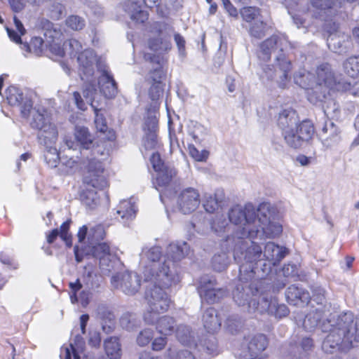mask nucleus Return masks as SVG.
Returning <instances> with one entry per match:
<instances>
[{
    "label": "nucleus",
    "mask_w": 359,
    "mask_h": 359,
    "mask_svg": "<svg viewBox=\"0 0 359 359\" xmlns=\"http://www.w3.org/2000/svg\"><path fill=\"white\" fill-rule=\"evenodd\" d=\"M176 203L182 213L189 215L194 212L201 204L199 191L194 187L182 189L177 194Z\"/></svg>",
    "instance_id": "nucleus-12"
},
{
    "label": "nucleus",
    "mask_w": 359,
    "mask_h": 359,
    "mask_svg": "<svg viewBox=\"0 0 359 359\" xmlns=\"http://www.w3.org/2000/svg\"><path fill=\"white\" fill-rule=\"evenodd\" d=\"M262 255L261 246L255 242H252V244L245 251V259L250 263H256L261 259Z\"/></svg>",
    "instance_id": "nucleus-34"
},
{
    "label": "nucleus",
    "mask_w": 359,
    "mask_h": 359,
    "mask_svg": "<svg viewBox=\"0 0 359 359\" xmlns=\"http://www.w3.org/2000/svg\"><path fill=\"white\" fill-rule=\"evenodd\" d=\"M116 212L121 218L126 220L131 219L135 215L133 205L127 201L120 203Z\"/></svg>",
    "instance_id": "nucleus-38"
},
{
    "label": "nucleus",
    "mask_w": 359,
    "mask_h": 359,
    "mask_svg": "<svg viewBox=\"0 0 359 359\" xmlns=\"http://www.w3.org/2000/svg\"><path fill=\"white\" fill-rule=\"evenodd\" d=\"M7 34L10 38V39L18 44L22 43V39L20 34L17 33L15 30L6 27Z\"/></svg>",
    "instance_id": "nucleus-60"
},
{
    "label": "nucleus",
    "mask_w": 359,
    "mask_h": 359,
    "mask_svg": "<svg viewBox=\"0 0 359 359\" xmlns=\"http://www.w3.org/2000/svg\"><path fill=\"white\" fill-rule=\"evenodd\" d=\"M287 301L290 304H297L299 302L308 304L311 300L309 292L295 285H290L285 291Z\"/></svg>",
    "instance_id": "nucleus-21"
},
{
    "label": "nucleus",
    "mask_w": 359,
    "mask_h": 359,
    "mask_svg": "<svg viewBox=\"0 0 359 359\" xmlns=\"http://www.w3.org/2000/svg\"><path fill=\"white\" fill-rule=\"evenodd\" d=\"M287 252L285 248L280 247L273 242H268L264 246L263 256L266 260L273 261L276 263L281 261Z\"/></svg>",
    "instance_id": "nucleus-22"
},
{
    "label": "nucleus",
    "mask_w": 359,
    "mask_h": 359,
    "mask_svg": "<svg viewBox=\"0 0 359 359\" xmlns=\"http://www.w3.org/2000/svg\"><path fill=\"white\" fill-rule=\"evenodd\" d=\"M102 78L104 81L100 86V91L107 98L114 97L118 93V86L113 76L104 70L102 74Z\"/></svg>",
    "instance_id": "nucleus-23"
},
{
    "label": "nucleus",
    "mask_w": 359,
    "mask_h": 359,
    "mask_svg": "<svg viewBox=\"0 0 359 359\" xmlns=\"http://www.w3.org/2000/svg\"><path fill=\"white\" fill-rule=\"evenodd\" d=\"M289 41L283 36L278 34H272L259 44L260 55L259 57L265 61H269L271 57V53L276 50H278V55L276 58L277 66L282 72L280 81L278 82L279 88L284 89L290 80V73L292 65L285 54V48L287 47Z\"/></svg>",
    "instance_id": "nucleus-3"
},
{
    "label": "nucleus",
    "mask_w": 359,
    "mask_h": 359,
    "mask_svg": "<svg viewBox=\"0 0 359 359\" xmlns=\"http://www.w3.org/2000/svg\"><path fill=\"white\" fill-rule=\"evenodd\" d=\"M70 222H71L70 220H67V221L64 222L61 224V226L60 227V230H59L60 237L64 241H65L67 244L69 243V245H71V240H72V236L69 233V228H70Z\"/></svg>",
    "instance_id": "nucleus-47"
},
{
    "label": "nucleus",
    "mask_w": 359,
    "mask_h": 359,
    "mask_svg": "<svg viewBox=\"0 0 359 359\" xmlns=\"http://www.w3.org/2000/svg\"><path fill=\"white\" fill-rule=\"evenodd\" d=\"M215 285L217 284L216 279L201 281V285L198 287V292L200 295L208 303L214 304L218 302L221 299L224 297L227 292L222 288L215 289L208 288V285Z\"/></svg>",
    "instance_id": "nucleus-15"
},
{
    "label": "nucleus",
    "mask_w": 359,
    "mask_h": 359,
    "mask_svg": "<svg viewBox=\"0 0 359 359\" xmlns=\"http://www.w3.org/2000/svg\"><path fill=\"white\" fill-rule=\"evenodd\" d=\"M203 321L204 327L209 332L213 330L218 323L217 316L215 314V310L212 307L208 308L203 314Z\"/></svg>",
    "instance_id": "nucleus-33"
},
{
    "label": "nucleus",
    "mask_w": 359,
    "mask_h": 359,
    "mask_svg": "<svg viewBox=\"0 0 359 359\" xmlns=\"http://www.w3.org/2000/svg\"><path fill=\"white\" fill-rule=\"evenodd\" d=\"M268 346V339L263 334L255 335L248 343V351L252 356L250 359H266L265 356H259V353L264 351Z\"/></svg>",
    "instance_id": "nucleus-20"
},
{
    "label": "nucleus",
    "mask_w": 359,
    "mask_h": 359,
    "mask_svg": "<svg viewBox=\"0 0 359 359\" xmlns=\"http://www.w3.org/2000/svg\"><path fill=\"white\" fill-rule=\"evenodd\" d=\"M300 346L304 351H311L314 347V341L311 337H303L300 341Z\"/></svg>",
    "instance_id": "nucleus-54"
},
{
    "label": "nucleus",
    "mask_w": 359,
    "mask_h": 359,
    "mask_svg": "<svg viewBox=\"0 0 359 359\" xmlns=\"http://www.w3.org/2000/svg\"><path fill=\"white\" fill-rule=\"evenodd\" d=\"M77 161L74 158L63 156L62 158L61 166L59 168L60 174L62 175H67L70 174L72 170L77 165Z\"/></svg>",
    "instance_id": "nucleus-42"
},
{
    "label": "nucleus",
    "mask_w": 359,
    "mask_h": 359,
    "mask_svg": "<svg viewBox=\"0 0 359 359\" xmlns=\"http://www.w3.org/2000/svg\"><path fill=\"white\" fill-rule=\"evenodd\" d=\"M143 59L151 66L144 79L149 86L148 96L156 104L163 95L165 86L167 60L160 55L150 53H144Z\"/></svg>",
    "instance_id": "nucleus-5"
},
{
    "label": "nucleus",
    "mask_w": 359,
    "mask_h": 359,
    "mask_svg": "<svg viewBox=\"0 0 359 359\" xmlns=\"http://www.w3.org/2000/svg\"><path fill=\"white\" fill-rule=\"evenodd\" d=\"M8 3L14 13H18L25 8L23 0H8Z\"/></svg>",
    "instance_id": "nucleus-56"
},
{
    "label": "nucleus",
    "mask_w": 359,
    "mask_h": 359,
    "mask_svg": "<svg viewBox=\"0 0 359 359\" xmlns=\"http://www.w3.org/2000/svg\"><path fill=\"white\" fill-rule=\"evenodd\" d=\"M352 3L355 0H346ZM343 0H309L308 12L313 18H334L339 15Z\"/></svg>",
    "instance_id": "nucleus-10"
},
{
    "label": "nucleus",
    "mask_w": 359,
    "mask_h": 359,
    "mask_svg": "<svg viewBox=\"0 0 359 359\" xmlns=\"http://www.w3.org/2000/svg\"><path fill=\"white\" fill-rule=\"evenodd\" d=\"M118 280H121V287L127 294H135L140 287V280L136 274L124 273L121 277L118 275L112 277L114 282Z\"/></svg>",
    "instance_id": "nucleus-17"
},
{
    "label": "nucleus",
    "mask_w": 359,
    "mask_h": 359,
    "mask_svg": "<svg viewBox=\"0 0 359 359\" xmlns=\"http://www.w3.org/2000/svg\"><path fill=\"white\" fill-rule=\"evenodd\" d=\"M82 287L83 285L79 278H77L75 282H70L69 283V287L71 292H74V293H78Z\"/></svg>",
    "instance_id": "nucleus-62"
},
{
    "label": "nucleus",
    "mask_w": 359,
    "mask_h": 359,
    "mask_svg": "<svg viewBox=\"0 0 359 359\" xmlns=\"http://www.w3.org/2000/svg\"><path fill=\"white\" fill-rule=\"evenodd\" d=\"M131 19L137 22H144L147 19V13L142 9H135L133 11Z\"/></svg>",
    "instance_id": "nucleus-49"
},
{
    "label": "nucleus",
    "mask_w": 359,
    "mask_h": 359,
    "mask_svg": "<svg viewBox=\"0 0 359 359\" xmlns=\"http://www.w3.org/2000/svg\"><path fill=\"white\" fill-rule=\"evenodd\" d=\"M224 9L229 14V15L237 18L238 11L236 8L231 4L230 0H222Z\"/></svg>",
    "instance_id": "nucleus-52"
},
{
    "label": "nucleus",
    "mask_w": 359,
    "mask_h": 359,
    "mask_svg": "<svg viewBox=\"0 0 359 359\" xmlns=\"http://www.w3.org/2000/svg\"><path fill=\"white\" fill-rule=\"evenodd\" d=\"M72 354L73 355V359H80L78 351L72 344H70L69 348H65V349L63 359H72Z\"/></svg>",
    "instance_id": "nucleus-53"
},
{
    "label": "nucleus",
    "mask_w": 359,
    "mask_h": 359,
    "mask_svg": "<svg viewBox=\"0 0 359 359\" xmlns=\"http://www.w3.org/2000/svg\"><path fill=\"white\" fill-rule=\"evenodd\" d=\"M148 46L150 50L158 52H167L171 49V43L168 41H164L161 37L151 38L148 41Z\"/></svg>",
    "instance_id": "nucleus-31"
},
{
    "label": "nucleus",
    "mask_w": 359,
    "mask_h": 359,
    "mask_svg": "<svg viewBox=\"0 0 359 359\" xmlns=\"http://www.w3.org/2000/svg\"><path fill=\"white\" fill-rule=\"evenodd\" d=\"M168 344V339L166 336H160L151 340V350L156 352L163 351Z\"/></svg>",
    "instance_id": "nucleus-46"
},
{
    "label": "nucleus",
    "mask_w": 359,
    "mask_h": 359,
    "mask_svg": "<svg viewBox=\"0 0 359 359\" xmlns=\"http://www.w3.org/2000/svg\"><path fill=\"white\" fill-rule=\"evenodd\" d=\"M317 325V320L311 317L310 315H306L303 320L302 326L305 331L313 332Z\"/></svg>",
    "instance_id": "nucleus-48"
},
{
    "label": "nucleus",
    "mask_w": 359,
    "mask_h": 359,
    "mask_svg": "<svg viewBox=\"0 0 359 359\" xmlns=\"http://www.w3.org/2000/svg\"><path fill=\"white\" fill-rule=\"evenodd\" d=\"M175 327V320L172 317L165 316L159 318L156 322V330L160 334L168 336L171 335L175 332L176 337L178 340L184 341V339L180 334V330L182 328V330L184 331L186 327H177L176 329Z\"/></svg>",
    "instance_id": "nucleus-19"
},
{
    "label": "nucleus",
    "mask_w": 359,
    "mask_h": 359,
    "mask_svg": "<svg viewBox=\"0 0 359 359\" xmlns=\"http://www.w3.org/2000/svg\"><path fill=\"white\" fill-rule=\"evenodd\" d=\"M261 225L264 229H260L264 233L269 235L270 237H276L279 236L283 231V227L279 224H276L269 221L266 215H264V221L261 220Z\"/></svg>",
    "instance_id": "nucleus-29"
},
{
    "label": "nucleus",
    "mask_w": 359,
    "mask_h": 359,
    "mask_svg": "<svg viewBox=\"0 0 359 359\" xmlns=\"http://www.w3.org/2000/svg\"><path fill=\"white\" fill-rule=\"evenodd\" d=\"M295 115L296 111L291 107L283 109L278 117V125L283 129L288 128L292 124Z\"/></svg>",
    "instance_id": "nucleus-27"
},
{
    "label": "nucleus",
    "mask_w": 359,
    "mask_h": 359,
    "mask_svg": "<svg viewBox=\"0 0 359 359\" xmlns=\"http://www.w3.org/2000/svg\"><path fill=\"white\" fill-rule=\"evenodd\" d=\"M159 283H154L152 288L146 292L145 298L148 304V309L144 318L153 324L157 316L165 313L171 305V300L164 289H168Z\"/></svg>",
    "instance_id": "nucleus-8"
},
{
    "label": "nucleus",
    "mask_w": 359,
    "mask_h": 359,
    "mask_svg": "<svg viewBox=\"0 0 359 359\" xmlns=\"http://www.w3.org/2000/svg\"><path fill=\"white\" fill-rule=\"evenodd\" d=\"M105 236L106 232L102 224H97L90 230L89 239H90L91 241H102Z\"/></svg>",
    "instance_id": "nucleus-43"
},
{
    "label": "nucleus",
    "mask_w": 359,
    "mask_h": 359,
    "mask_svg": "<svg viewBox=\"0 0 359 359\" xmlns=\"http://www.w3.org/2000/svg\"><path fill=\"white\" fill-rule=\"evenodd\" d=\"M174 39L180 50L185 49V40L184 37L178 33L174 34Z\"/></svg>",
    "instance_id": "nucleus-61"
},
{
    "label": "nucleus",
    "mask_w": 359,
    "mask_h": 359,
    "mask_svg": "<svg viewBox=\"0 0 359 359\" xmlns=\"http://www.w3.org/2000/svg\"><path fill=\"white\" fill-rule=\"evenodd\" d=\"M154 332L151 329L145 328L140 331L137 337V343L141 347H144L151 344L154 339Z\"/></svg>",
    "instance_id": "nucleus-41"
},
{
    "label": "nucleus",
    "mask_w": 359,
    "mask_h": 359,
    "mask_svg": "<svg viewBox=\"0 0 359 359\" xmlns=\"http://www.w3.org/2000/svg\"><path fill=\"white\" fill-rule=\"evenodd\" d=\"M43 156L46 163L50 168H56L60 163V153L55 147H47Z\"/></svg>",
    "instance_id": "nucleus-30"
},
{
    "label": "nucleus",
    "mask_w": 359,
    "mask_h": 359,
    "mask_svg": "<svg viewBox=\"0 0 359 359\" xmlns=\"http://www.w3.org/2000/svg\"><path fill=\"white\" fill-rule=\"evenodd\" d=\"M242 19L247 22H252L262 16V10L256 6H244L240 10Z\"/></svg>",
    "instance_id": "nucleus-28"
},
{
    "label": "nucleus",
    "mask_w": 359,
    "mask_h": 359,
    "mask_svg": "<svg viewBox=\"0 0 359 359\" xmlns=\"http://www.w3.org/2000/svg\"><path fill=\"white\" fill-rule=\"evenodd\" d=\"M13 22H14V24L15 25L17 30L20 34V35H25L26 33V29L24 27L23 24L15 15L13 17Z\"/></svg>",
    "instance_id": "nucleus-63"
},
{
    "label": "nucleus",
    "mask_w": 359,
    "mask_h": 359,
    "mask_svg": "<svg viewBox=\"0 0 359 359\" xmlns=\"http://www.w3.org/2000/svg\"><path fill=\"white\" fill-rule=\"evenodd\" d=\"M90 106L95 113V124L97 130L104 135L103 139L105 140L114 141L116 138V133L113 129L109 128L107 120L104 114L101 113L104 109L95 105L93 100H91Z\"/></svg>",
    "instance_id": "nucleus-16"
},
{
    "label": "nucleus",
    "mask_w": 359,
    "mask_h": 359,
    "mask_svg": "<svg viewBox=\"0 0 359 359\" xmlns=\"http://www.w3.org/2000/svg\"><path fill=\"white\" fill-rule=\"evenodd\" d=\"M264 73L268 80H273L276 76V69L272 65H266L263 68Z\"/></svg>",
    "instance_id": "nucleus-59"
},
{
    "label": "nucleus",
    "mask_w": 359,
    "mask_h": 359,
    "mask_svg": "<svg viewBox=\"0 0 359 359\" xmlns=\"http://www.w3.org/2000/svg\"><path fill=\"white\" fill-rule=\"evenodd\" d=\"M339 28V25L337 22L332 20H325L324 29L330 35L336 33Z\"/></svg>",
    "instance_id": "nucleus-51"
},
{
    "label": "nucleus",
    "mask_w": 359,
    "mask_h": 359,
    "mask_svg": "<svg viewBox=\"0 0 359 359\" xmlns=\"http://www.w3.org/2000/svg\"><path fill=\"white\" fill-rule=\"evenodd\" d=\"M30 126L32 128L39 131L38 138L42 140L45 144L55 142L57 139V128L51 122L50 116L46 110H43V113L39 110L36 111L33 114Z\"/></svg>",
    "instance_id": "nucleus-9"
},
{
    "label": "nucleus",
    "mask_w": 359,
    "mask_h": 359,
    "mask_svg": "<svg viewBox=\"0 0 359 359\" xmlns=\"http://www.w3.org/2000/svg\"><path fill=\"white\" fill-rule=\"evenodd\" d=\"M20 114L24 118H27L30 114L31 110L32 109V103L30 100H27L22 103Z\"/></svg>",
    "instance_id": "nucleus-55"
},
{
    "label": "nucleus",
    "mask_w": 359,
    "mask_h": 359,
    "mask_svg": "<svg viewBox=\"0 0 359 359\" xmlns=\"http://www.w3.org/2000/svg\"><path fill=\"white\" fill-rule=\"evenodd\" d=\"M143 130L144 132V147L146 150H152L161 147L158 141V133L159 130L158 118L156 112L150 113L149 109L145 119Z\"/></svg>",
    "instance_id": "nucleus-13"
},
{
    "label": "nucleus",
    "mask_w": 359,
    "mask_h": 359,
    "mask_svg": "<svg viewBox=\"0 0 359 359\" xmlns=\"http://www.w3.org/2000/svg\"><path fill=\"white\" fill-rule=\"evenodd\" d=\"M44 41L41 37L34 36L31 39L30 42L24 44L26 50L32 53L37 56L41 55L43 50Z\"/></svg>",
    "instance_id": "nucleus-35"
},
{
    "label": "nucleus",
    "mask_w": 359,
    "mask_h": 359,
    "mask_svg": "<svg viewBox=\"0 0 359 359\" xmlns=\"http://www.w3.org/2000/svg\"><path fill=\"white\" fill-rule=\"evenodd\" d=\"M104 350L109 359H120L121 348L119 339L116 337H110L104 341Z\"/></svg>",
    "instance_id": "nucleus-24"
},
{
    "label": "nucleus",
    "mask_w": 359,
    "mask_h": 359,
    "mask_svg": "<svg viewBox=\"0 0 359 359\" xmlns=\"http://www.w3.org/2000/svg\"><path fill=\"white\" fill-rule=\"evenodd\" d=\"M73 96L77 108L82 111H85L87 109V107L83 100L81 97V94L78 91H74L73 93Z\"/></svg>",
    "instance_id": "nucleus-57"
},
{
    "label": "nucleus",
    "mask_w": 359,
    "mask_h": 359,
    "mask_svg": "<svg viewBox=\"0 0 359 359\" xmlns=\"http://www.w3.org/2000/svg\"><path fill=\"white\" fill-rule=\"evenodd\" d=\"M222 200H219L216 194L210 195L205 198L203 207L206 212L214 213L222 208Z\"/></svg>",
    "instance_id": "nucleus-37"
},
{
    "label": "nucleus",
    "mask_w": 359,
    "mask_h": 359,
    "mask_svg": "<svg viewBox=\"0 0 359 359\" xmlns=\"http://www.w3.org/2000/svg\"><path fill=\"white\" fill-rule=\"evenodd\" d=\"M150 162L156 172L170 168L165 164L158 152H154L152 154L150 158Z\"/></svg>",
    "instance_id": "nucleus-45"
},
{
    "label": "nucleus",
    "mask_w": 359,
    "mask_h": 359,
    "mask_svg": "<svg viewBox=\"0 0 359 359\" xmlns=\"http://www.w3.org/2000/svg\"><path fill=\"white\" fill-rule=\"evenodd\" d=\"M229 221L236 226H238L241 238L257 237L260 229H264L261 225V219L257 218L255 208L252 205H245L244 208L236 205L231 208L229 212Z\"/></svg>",
    "instance_id": "nucleus-7"
},
{
    "label": "nucleus",
    "mask_w": 359,
    "mask_h": 359,
    "mask_svg": "<svg viewBox=\"0 0 359 359\" xmlns=\"http://www.w3.org/2000/svg\"><path fill=\"white\" fill-rule=\"evenodd\" d=\"M316 85L311 89L316 101L323 102L331 92L351 91L352 84L344 79H337L331 65L322 63L316 70Z\"/></svg>",
    "instance_id": "nucleus-4"
},
{
    "label": "nucleus",
    "mask_w": 359,
    "mask_h": 359,
    "mask_svg": "<svg viewBox=\"0 0 359 359\" xmlns=\"http://www.w3.org/2000/svg\"><path fill=\"white\" fill-rule=\"evenodd\" d=\"M60 236L59 235V229H53L50 231L46 233V242L48 245L53 244L57 239V238Z\"/></svg>",
    "instance_id": "nucleus-58"
},
{
    "label": "nucleus",
    "mask_w": 359,
    "mask_h": 359,
    "mask_svg": "<svg viewBox=\"0 0 359 359\" xmlns=\"http://www.w3.org/2000/svg\"><path fill=\"white\" fill-rule=\"evenodd\" d=\"M109 173L103 161L96 158L88 159L82 176L83 189L79 194L82 201L109 187Z\"/></svg>",
    "instance_id": "nucleus-2"
},
{
    "label": "nucleus",
    "mask_w": 359,
    "mask_h": 359,
    "mask_svg": "<svg viewBox=\"0 0 359 359\" xmlns=\"http://www.w3.org/2000/svg\"><path fill=\"white\" fill-rule=\"evenodd\" d=\"M344 72L351 78L359 76V55L349 57L344 63Z\"/></svg>",
    "instance_id": "nucleus-26"
},
{
    "label": "nucleus",
    "mask_w": 359,
    "mask_h": 359,
    "mask_svg": "<svg viewBox=\"0 0 359 359\" xmlns=\"http://www.w3.org/2000/svg\"><path fill=\"white\" fill-rule=\"evenodd\" d=\"M5 94L6 100L11 106H20L22 104L24 95L19 88L10 86L6 88Z\"/></svg>",
    "instance_id": "nucleus-25"
},
{
    "label": "nucleus",
    "mask_w": 359,
    "mask_h": 359,
    "mask_svg": "<svg viewBox=\"0 0 359 359\" xmlns=\"http://www.w3.org/2000/svg\"><path fill=\"white\" fill-rule=\"evenodd\" d=\"M188 152L189 156L196 161L205 162L209 157V151L206 149L199 151L194 144H188Z\"/></svg>",
    "instance_id": "nucleus-40"
},
{
    "label": "nucleus",
    "mask_w": 359,
    "mask_h": 359,
    "mask_svg": "<svg viewBox=\"0 0 359 359\" xmlns=\"http://www.w3.org/2000/svg\"><path fill=\"white\" fill-rule=\"evenodd\" d=\"M65 144L69 149H76L77 146H80L81 149H88L93 144V139L87 128L76 126L74 133V138L67 137Z\"/></svg>",
    "instance_id": "nucleus-14"
},
{
    "label": "nucleus",
    "mask_w": 359,
    "mask_h": 359,
    "mask_svg": "<svg viewBox=\"0 0 359 359\" xmlns=\"http://www.w3.org/2000/svg\"><path fill=\"white\" fill-rule=\"evenodd\" d=\"M177 359H195V357L190 351L182 350L177 353Z\"/></svg>",
    "instance_id": "nucleus-64"
},
{
    "label": "nucleus",
    "mask_w": 359,
    "mask_h": 359,
    "mask_svg": "<svg viewBox=\"0 0 359 359\" xmlns=\"http://www.w3.org/2000/svg\"><path fill=\"white\" fill-rule=\"evenodd\" d=\"M176 174V171L171 168L156 172V176L152 180L154 187L161 193L168 190Z\"/></svg>",
    "instance_id": "nucleus-18"
},
{
    "label": "nucleus",
    "mask_w": 359,
    "mask_h": 359,
    "mask_svg": "<svg viewBox=\"0 0 359 359\" xmlns=\"http://www.w3.org/2000/svg\"><path fill=\"white\" fill-rule=\"evenodd\" d=\"M315 133V127L311 121L304 119L296 126L295 132L290 130L284 134L286 143L294 149H297L302 145L304 142L310 140Z\"/></svg>",
    "instance_id": "nucleus-11"
},
{
    "label": "nucleus",
    "mask_w": 359,
    "mask_h": 359,
    "mask_svg": "<svg viewBox=\"0 0 359 359\" xmlns=\"http://www.w3.org/2000/svg\"><path fill=\"white\" fill-rule=\"evenodd\" d=\"M161 257L159 248L154 247L149 250L148 259L151 263L146 266L144 276L147 279L154 283H159L165 287H170L180 281L179 276L170 270L167 260L160 262Z\"/></svg>",
    "instance_id": "nucleus-6"
},
{
    "label": "nucleus",
    "mask_w": 359,
    "mask_h": 359,
    "mask_svg": "<svg viewBox=\"0 0 359 359\" xmlns=\"http://www.w3.org/2000/svg\"><path fill=\"white\" fill-rule=\"evenodd\" d=\"M239 285H237L236 291L233 292V296L235 302L239 306H243L245 304V302L248 303V307L250 308L252 306L254 310H259V302L255 299H252L250 301L247 299L245 296L246 294L244 292L239 290Z\"/></svg>",
    "instance_id": "nucleus-32"
},
{
    "label": "nucleus",
    "mask_w": 359,
    "mask_h": 359,
    "mask_svg": "<svg viewBox=\"0 0 359 359\" xmlns=\"http://www.w3.org/2000/svg\"><path fill=\"white\" fill-rule=\"evenodd\" d=\"M266 23L263 20H259L253 22L249 29V34L251 36L256 39H262L266 34Z\"/></svg>",
    "instance_id": "nucleus-39"
},
{
    "label": "nucleus",
    "mask_w": 359,
    "mask_h": 359,
    "mask_svg": "<svg viewBox=\"0 0 359 359\" xmlns=\"http://www.w3.org/2000/svg\"><path fill=\"white\" fill-rule=\"evenodd\" d=\"M358 342L359 318L354 317L352 313H344L323 340L322 348L329 353L336 350L347 351Z\"/></svg>",
    "instance_id": "nucleus-1"
},
{
    "label": "nucleus",
    "mask_w": 359,
    "mask_h": 359,
    "mask_svg": "<svg viewBox=\"0 0 359 359\" xmlns=\"http://www.w3.org/2000/svg\"><path fill=\"white\" fill-rule=\"evenodd\" d=\"M101 344L100 333L98 332H93L90 333L88 339V344L92 347L97 348Z\"/></svg>",
    "instance_id": "nucleus-50"
},
{
    "label": "nucleus",
    "mask_w": 359,
    "mask_h": 359,
    "mask_svg": "<svg viewBox=\"0 0 359 359\" xmlns=\"http://www.w3.org/2000/svg\"><path fill=\"white\" fill-rule=\"evenodd\" d=\"M66 25L73 30L82 29L85 26L84 20L78 15H70L66 19Z\"/></svg>",
    "instance_id": "nucleus-44"
},
{
    "label": "nucleus",
    "mask_w": 359,
    "mask_h": 359,
    "mask_svg": "<svg viewBox=\"0 0 359 359\" xmlns=\"http://www.w3.org/2000/svg\"><path fill=\"white\" fill-rule=\"evenodd\" d=\"M91 252L93 257L100 259H103L106 256L110 255V245L107 242L97 243L92 247Z\"/></svg>",
    "instance_id": "nucleus-36"
}]
</instances>
